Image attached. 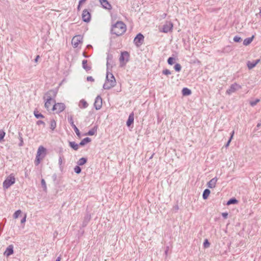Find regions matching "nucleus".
<instances>
[{
    "label": "nucleus",
    "mask_w": 261,
    "mask_h": 261,
    "mask_svg": "<svg viewBox=\"0 0 261 261\" xmlns=\"http://www.w3.org/2000/svg\"><path fill=\"white\" fill-rule=\"evenodd\" d=\"M87 162V159L86 158H82L79 160L77 162V164L79 166L84 165Z\"/></svg>",
    "instance_id": "27"
},
{
    "label": "nucleus",
    "mask_w": 261,
    "mask_h": 261,
    "mask_svg": "<svg viewBox=\"0 0 261 261\" xmlns=\"http://www.w3.org/2000/svg\"><path fill=\"white\" fill-rule=\"evenodd\" d=\"M57 91L56 90H50L48 91L43 96L45 101L44 107L49 110L53 103H55V98L56 97Z\"/></svg>",
    "instance_id": "1"
},
{
    "label": "nucleus",
    "mask_w": 261,
    "mask_h": 261,
    "mask_svg": "<svg viewBox=\"0 0 261 261\" xmlns=\"http://www.w3.org/2000/svg\"><path fill=\"white\" fill-rule=\"evenodd\" d=\"M233 41L236 42H240L242 41V39L239 36H236L233 38Z\"/></svg>",
    "instance_id": "42"
},
{
    "label": "nucleus",
    "mask_w": 261,
    "mask_h": 261,
    "mask_svg": "<svg viewBox=\"0 0 261 261\" xmlns=\"http://www.w3.org/2000/svg\"><path fill=\"white\" fill-rule=\"evenodd\" d=\"M62 162V158L60 157L59 159V164H61Z\"/></svg>",
    "instance_id": "57"
},
{
    "label": "nucleus",
    "mask_w": 261,
    "mask_h": 261,
    "mask_svg": "<svg viewBox=\"0 0 261 261\" xmlns=\"http://www.w3.org/2000/svg\"><path fill=\"white\" fill-rule=\"evenodd\" d=\"M82 40L83 37L81 35H76L73 37L71 43L74 47H77L82 42Z\"/></svg>",
    "instance_id": "8"
},
{
    "label": "nucleus",
    "mask_w": 261,
    "mask_h": 261,
    "mask_svg": "<svg viewBox=\"0 0 261 261\" xmlns=\"http://www.w3.org/2000/svg\"><path fill=\"white\" fill-rule=\"evenodd\" d=\"M116 84V81L114 75L109 71H107L106 79L103 85V88L105 90H109L114 87Z\"/></svg>",
    "instance_id": "3"
},
{
    "label": "nucleus",
    "mask_w": 261,
    "mask_h": 261,
    "mask_svg": "<svg viewBox=\"0 0 261 261\" xmlns=\"http://www.w3.org/2000/svg\"><path fill=\"white\" fill-rule=\"evenodd\" d=\"M169 246H167L166 247V250L165 251V255L167 256V254H168V250H169Z\"/></svg>",
    "instance_id": "52"
},
{
    "label": "nucleus",
    "mask_w": 261,
    "mask_h": 261,
    "mask_svg": "<svg viewBox=\"0 0 261 261\" xmlns=\"http://www.w3.org/2000/svg\"><path fill=\"white\" fill-rule=\"evenodd\" d=\"M218 180V179L217 177H214L211 179L208 182H207V187L209 188H214L216 186V182Z\"/></svg>",
    "instance_id": "16"
},
{
    "label": "nucleus",
    "mask_w": 261,
    "mask_h": 261,
    "mask_svg": "<svg viewBox=\"0 0 261 261\" xmlns=\"http://www.w3.org/2000/svg\"><path fill=\"white\" fill-rule=\"evenodd\" d=\"M134 113L132 112L129 114V115L128 116V118L126 121V125L128 127L130 126L134 123Z\"/></svg>",
    "instance_id": "17"
},
{
    "label": "nucleus",
    "mask_w": 261,
    "mask_h": 261,
    "mask_svg": "<svg viewBox=\"0 0 261 261\" xmlns=\"http://www.w3.org/2000/svg\"><path fill=\"white\" fill-rule=\"evenodd\" d=\"M126 27L125 23L122 21H118L112 25L111 32L117 36H119L123 35L126 32Z\"/></svg>",
    "instance_id": "2"
},
{
    "label": "nucleus",
    "mask_w": 261,
    "mask_h": 261,
    "mask_svg": "<svg viewBox=\"0 0 261 261\" xmlns=\"http://www.w3.org/2000/svg\"><path fill=\"white\" fill-rule=\"evenodd\" d=\"M13 253V246L10 245L4 252V255L6 256H9Z\"/></svg>",
    "instance_id": "15"
},
{
    "label": "nucleus",
    "mask_w": 261,
    "mask_h": 261,
    "mask_svg": "<svg viewBox=\"0 0 261 261\" xmlns=\"http://www.w3.org/2000/svg\"><path fill=\"white\" fill-rule=\"evenodd\" d=\"M210 193H211V191L209 189H205L202 194L203 199L204 200L208 198Z\"/></svg>",
    "instance_id": "26"
},
{
    "label": "nucleus",
    "mask_w": 261,
    "mask_h": 261,
    "mask_svg": "<svg viewBox=\"0 0 261 261\" xmlns=\"http://www.w3.org/2000/svg\"><path fill=\"white\" fill-rule=\"evenodd\" d=\"M96 131H97V127L94 126L91 129L89 130V132L87 133V135H89V136H93L95 134Z\"/></svg>",
    "instance_id": "28"
},
{
    "label": "nucleus",
    "mask_w": 261,
    "mask_h": 261,
    "mask_svg": "<svg viewBox=\"0 0 261 261\" xmlns=\"http://www.w3.org/2000/svg\"><path fill=\"white\" fill-rule=\"evenodd\" d=\"M260 125H261V123H258V124H257V126H257V127H259L260 126Z\"/></svg>",
    "instance_id": "61"
},
{
    "label": "nucleus",
    "mask_w": 261,
    "mask_h": 261,
    "mask_svg": "<svg viewBox=\"0 0 261 261\" xmlns=\"http://www.w3.org/2000/svg\"><path fill=\"white\" fill-rule=\"evenodd\" d=\"M26 221V215L24 216V217L21 220V223H23Z\"/></svg>",
    "instance_id": "51"
},
{
    "label": "nucleus",
    "mask_w": 261,
    "mask_h": 261,
    "mask_svg": "<svg viewBox=\"0 0 261 261\" xmlns=\"http://www.w3.org/2000/svg\"><path fill=\"white\" fill-rule=\"evenodd\" d=\"M259 14L261 16V9H260Z\"/></svg>",
    "instance_id": "64"
},
{
    "label": "nucleus",
    "mask_w": 261,
    "mask_h": 261,
    "mask_svg": "<svg viewBox=\"0 0 261 261\" xmlns=\"http://www.w3.org/2000/svg\"><path fill=\"white\" fill-rule=\"evenodd\" d=\"M82 19L84 22H88L91 20V14L87 9H84L82 14Z\"/></svg>",
    "instance_id": "10"
},
{
    "label": "nucleus",
    "mask_w": 261,
    "mask_h": 261,
    "mask_svg": "<svg viewBox=\"0 0 261 261\" xmlns=\"http://www.w3.org/2000/svg\"><path fill=\"white\" fill-rule=\"evenodd\" d=\"M15 182V178L12 174H10L3 182V188L5 189L9 188Z\"/></svg>",
    "instance_id": "4"
},
{
    "label": "nucleus",
    "mask_w": 261,
    "mask_h": 261,
    "mask_svg": "<svg viewBox=\"0 0 261 261\" xmlns=\"http://www.w3.org/2000/svg\"><path fill=\"white\" fill-rule=\"evenodd\" d=\"M210 246V243L207 239H205L203 243V247L205 248H208Z\"/></svg>",
    "instance_id": "43"
},
{
    "label": "nucleus",
    "mask_w": 261,
    "mask_h": 261,
    "mask_svg": "<svg viewBox=\"0 0 261 261\" xmlns=\"http://www.w3.org/2000/svg\"><path fill=\"white\" fill-rule=\"evenodd\" d=\"M144 39V36L141 33H139L134 38V43L137 47H139L143 44Z\"/></svg>",
    "instance_id": "7"
},
{
    "label": "nucleus",
    "mask_w": 261,
    "mask_h": 261,
    "mask_svg": "<svg viewBox=\"0 0 261 261\" xmlns=\"http://www.w3.org/2000/svg\"><path fill=\"white\" fill-rule=\"evenodd\" d=\"M40 58V56L39 55H37L36 57V58L35 59V62L36 63H37L38 62V60Z\"/></svg>",
    "instance_id": "54"
},
{
    "label": "nucleus",
    "mask_w": 261,
    "mask_h": 261,
    "mask_svg": "<svg viewBox=\"0 0 261 261\" xmlns=\"http://www.w3.org/2000/svg\"><path fill=\"white\" fill-rule=\"evenodd\" d=\"M5 132L3 130H0V142H1L5 136Z\"/></svg>",
    "instance_id": "44"
},
{
    "label": "nucleus",
    "mask_w": 261,
    "mask_h": 261,
    "mask_svg": "<svg viewBox=\"0 0 261 261\" xmlns=\"http://www.w3.org/2000/svg\"><path fill=\"white\" fill-rule=\"evenodd\" d=\"M87 0H80V1L79 2L80 3V5H81L83 3H84Z\"/></svg>",
    "instance_id": "55"
},
{
    "label": "nucleus",
    "mask_w": 261,
    "mask_h": 261,
    "mask_svg": "<svg viewBox=\"0 0 261 261\" xmlns=\"http://www.w3.org/2000/svg\"><path fill=\"white\" fill-rule=\"evenodd\" d=\"M175 209H176V210L178 209V206L177 205L176 206Z\"/></svg>",
    "instance_id": "63"
},
{
    "label": "nucleus",
    "mask_w": 261,
    "mask_h": 261,
    "mask_svg": "<svg viewBox=\"0 0 261 261\" xmlns=\"http://www.w3.org/2000/svg\"><path fill=\"white\" fill-rule=\"evenodd\" d=\"M222 216L224 219H226L228 216V213H223L222 214Z\"/></svg>",
    "instance_id": "50"
},
{
    "label": "nucleus",
    "mask_w": 261,
    "mask_h": 261,
    "mask_svg": "<svg viewBox=\"0 0 261 261\" xmlns=\"http://www.w3.org/2000/svg\"><path fill=\"white\" fill-rule=\"evenodd\" d=\"M68 120L69 123L70 124L71 127L75 125L73 122V117L72 115L68 116Z\"/></svg>",
    "instance_id": "34"
},
{
    "label": "nucleus",
    "mask_w": 261,
    "mask_h": 261,
    "mask_svg": "<svg viewBox=\"0 0 261 261\" xmlns=\"http://www.w3.org/2000/svg\"><path fill=\"white\" fill-rule=\"evenodd\" d=\"M129 55L127 51H123L121 53L119 58V61L120 62V66L122 67L125 65L126 62L129 60Z\"/></svg>",
    "instance_id": "5"
},
{
    "label": "nucleus",
    "mask_w": 261,
    "mask_h": 261,
    "mask_svg": "<svg viewBox=\"0 0 261 261\" xmlns=\"http://www.w3.org/2000/svg\"><path fill=\"white\" fill-rule=\"evenodd\" d=\"M238 201L235 198L230 199L227 202V205L237 204Z\"/></svg>",
    "instance_id": "30"
},
{
    "label": "nucleus",
    "mask_w": 261,
    "mask_h": 261,
    "mask_svg": "<svg viewBox=\"0 0 261 261\" xmlns=\"http://www.w3.org/2000/svg\"><path fill=\"white\" fill-rule=\"evenodd\" d=\"M259 101H260V99L257 98L255 100L250 101L249 103H250L251 106L254 107Z\"/></svg>",
    "instance_id": "36"
},
{
    "label": "nucleus",
    "mask_w": 261,
    "mask_h": 261,
    "mask_svg": "<svg viewBox=\"0 0 261 261\" xmlns=\"http://www.w3.org/2000/svg\"><path fill=\"white\" fill-rule=\"evenodd\" d=\"M172 28L173 24L172 22H167L163 26L162 32L167 33L171 31Z\"/></svg>",
    "instance_id": "13"
},
{
    "label": "nucleus",
    "mask_w": 261,
    "mask_h": 261,
    "mask_svg": "<svg viewBox=\"0 0 261 261\" xmlns=\"http://www.w3.org/2000/svg\"><path fill=\"white\" fill-rule=\"evenodd\" d=\"M162 72H163V74H164L165 75H169L171 74L170 71L167 69L163 70Z\"/></svg>",
    "instance_id": "47"
},
{
    "label": "nucleus",
    "mask_w": 261,
    "mask_h": 261,
    "mask_svg": "<svg viewBox=\"0 0 261 261\" xmlns=\"http://www.w3.org/2000/svg\"><path fill=\"white\" fill-rule=\"evenodd\" d=\"M34 114L35 117L37 119L41 118H44V116L41 113H40L37 110H35L34 111Z\"/></svg>",
    "instance_id": "29"
},
{
    "label": "nucleus",
    "mask_w": 261,
    "mask_h": 261,
    "mask_svg": "<svg viewBox=\"0 0 261 261\" xmlns=\"http://www.w3.org/2000/svg\"><path fill=\"white\" fill-rule=\"evenodd\" d=\"M102 7L107 10L112 9V6L107 0H99Z\"/></svg>",
    "instance_id": "14"
},
{
    "label": "nucleus",
    "mask_w": 261,
    "mask_h": 261,
    "mask_svg": "<svg viewBox=\"0 0 261 261\" xmlns=\"http://www.w3.org/2000/svg\"><path fill=\"white\" fill-rule=\"evenodd\" d=\"M191 91L188 88H184L182 90V94L184 96H188L191 94Z\"/></svg>",
    "instance_id": "25"
},
{
    "label": "nucleus",
    "mask_w": 261,
    "mask_h": 261,
    "mask_svg": "<svg viewBox=\"0 0 261 261\" xmlns=\"http://www.w3.org/2000/svg\"><path fill=\"white\" fill-rule=\"evenodd\" d=\"M41 185L44 189V191L46 190L47 187L45 183V181L44 179H42L41 181Z\"/></svg>",
    "instance_id": "45"
},
{
    "label": "nucleus",
    "mask_w": 261,
    "mask_h": 261,
    "mask_svg": "<svg viewBox=\"0 0 261 261\" xmlns=\"http://www.w3.org/2000/svg\"><path fill=\"white\" fill-rule=\"evenodd\" d=\"M113 56L112 54H108L107 57V70L109 71L110 68H112L114 65Z\"/></svg>",
    "instance_id": "9"
},
{
    "label": "nucleus",
    "mask_w": 261,
    "mask_h": 261,
    "mask_svg": "<svg viewBox=\"0 0 261 261\" xmlns=\"http://www.w3.org/2000/svg\"><path fill=\"white\" fill-rule=\"evenodd\" d=\"M45 152H46V149L42 146H40L39 147V148L38 149L37 155H38V156H41L42 154H44L42 156V158H43L45 156Z\"/></svg>",
    "instance_id": "19"
},
{
    "label": "nucleus",
    "mask_w": 261,
    "mask_h": 261,
    "mask_svg": "<svg viewBox=\"0 0 261 261\" xmlns=\"http://www.w3.org/2000/svg\"><path fill=\"white\" fill-rule=\"evenodd\" d=\"M40 156H38V155H36V159L35 160V164L36 166L38 165L41 161V158H40Z\"/></svg>",
    "instance_id": "41"
},
{
    "label": "nucleus",
    "mask_w": 261,
    "mask_h": 261,
    "mask_svg": "<svg viewBox=\"0 0 261 261\" xmlns=\"http://www.w3.org/2000/svg\"><path fill=\"white\" fill-rule=\"evenodd\" d=\"M56 261H61V257L59 256L56 260Z\"/></svg>",
    "instance_id": "59"
},
{
    "label": "nucleus",
    "mask_w": 261,
    "mask_h": 261,
    "mask_svg": "<svg viewBox=\"0 0 261 261\" xmlns=\"http://www.w3.org/2000/svg\"><path fill=\"white\" fill-rule=\"evenodd\" d=\"M21 213V210H17L16 211L14 215H13V217L14 219H16L18 217L19 215Z\"/></svg>",
    "instance_id": "40"
},
{
    "label": "nucleus",
    "mask_w": 261,
    "mask_h": 261,
    "mask_svg": "<svg viewBox=\"0 0 261 261\" xmlns=\"http://www.w3.org/2000/svg\"><path fill=\"white\" fill-rule=\"evenodd\" d=\"M77 10H78V11H80V9H81V5H80V3H79V5H78V6H77Z\"/></svg>",
    "instance_id": "58"
},
{
    "label": "nucleus",
    "mask_w": 261,
    "mask_h": 261,
    "mask_svg": "<svg viewBox=\"0 0 261 261\" xmlns=\"http://www.w3.org/2000/svg\"><path fill=\"white\" fill-rule=\"evenodd\" d=\"M56 127V122L54 119L51 120L50 122V128L54 130Z\"/></svg>",
    "instance_id": "31"
},
{
    "label": "nucleus",
    "mask_w": 261,
    "mask_h": 261,
    "mask_svg": "<svg viewBox=\"0 0 261 261\" xmlns=\"http://www.w3.org/2000/svg\"><path fill=\"white\" fill-rule=\"evenodd\" d=\"M102 98L100 96L98 95L95 99L94 107L96 110H98L100 109L102 107Z\"/></svg>",
    "instance_id": "12"
},
{
    "label": "nucleus",
    "mask_w": 261,
    "mask_h": 261,
    "mask_svg": "<svg viewBox=\"0 0 261 261\" xmlns=\"http://www.w3.org/2000/svg\"><path fill=\"white\" fill-rule=\"evenodd\" d=\"M247 67L249 69H251L256 66L254 61H253V62L248 61V62L247 63Z\"/></svg>",
    "instance_id": "32"
},
{
    "label": "nucleus",
    "mask_w": 261,
    "mask_h": 261,
    "mask_svg": "<svg viewBox=\"0 0 261 261\" xmlns=\"http://www.w3.org/2000/svg\"><path fill=\"white\" fill-rule=\"evenodd\" d=\"M36 124L37 125H38L42 124L44 127H45V122L44 121H42V120H38V121H37V122H36Z\"/></svg>",
    "instance_id": "48"
},
{
    "label": "nucleus",
    "mask_w": 261,
    "mask_h": 261,
    "mask_svg": "<svg viewBox=\"0 0 261 261\" xmlns=\"http://www.w3.org/2000/svg\"><path fill=\"white\" fill-rule=\"evenodd\" d=\"M233 134H234V131H232V133H231V136H230L229 139L228 140V141H227V143L225 145V147H227L229 146V143H230L231 139H232Z\"/></svg>",
    "instance_id": "46"
},
{
    "label": "nucleus",
    "mask_w": 261,
    "mask_h": 261,
    "mask_svg": "<svg viewBox=\"0 0 261 261\" xmlns=\"http://www.w3.org/2000/svg\"><path fill=\"white\" fill-rule=\"evenodd\" d=\"M253 38L254 36H252L251 37L246 38L243 41L244 45L247 46L250 44L252 41Z\"/></svg>",
    "instance_id": "24"
},
{
    "label": "nucleus",
    "mask_w": 261,
    "mask_h": 261,
    "mask_svg": "<svg viewBox=\"0 0 261 261\" xmlns=\"http://www.w3.org/2000/svg\"><path fill=\"white\" fill-rule=\"evenodd\" d=\"M260 59H257L255 61H254V63L255 64V65H256L259 62H260Z\"/></svg>",
    "instance_id": "56"
},
{
    "label": "nucleus",
    "mask_w": 261,
    "mask_h": 261,
    "mask_svg": "<svg viewBox=\"0 0 261 261\" xmlns=\"http://www.w3.org/2000/svg\"><path fill=\"white\" fill-rule=\"evenodd\" d=\"M88 61L87 60H84L82 61V67L87 71H89L91 69V66L87 65Z\"/></svg>",
    "instance_id": "20"
},
{
    "label": "nucleus",
    "mask_w": 261,
    "mask_h": 261,
    "mask_svg": "<svg viewBox=\"0 0 261 261\" xmlns=\"http://www.w3.org/2000/svg\"><path fill=\"white\" fill-rule=\"evenodd\" d=\"M91 219V215L89 213H87L85 216L84 221L82 223L83 227H85L87 226L89 222Z\"/></svg>",
    "instance_id": "18"
},
{
    "label": "nucleus",
    "mask_w": 261,
    "mask_h": 261,
    "mask_svg": "<svg viewBox=\"0 0 261 261\" xmlns=\"http://www.w3.org/2000/svg\"><path fill=\"white\" fill-rule=\"evenodd\" d=\"M69 146L73 149L74 150H77L79 149V147L80 146L79 144H77L75 142H69Z\"/></svg>",
    "instance_id": "23"
},
{
    "label": "nucleus",
    "mask_w": 261,
    "mask_h": 261,
    "mask_svg": "<svg viewBox=\"0 0 261 261\" xmlns=\"http://www.w3.org/2000/svg\"><path fill=\"white\" fill-rule=\"evenodd\" d=\"M91 139L89 137H86L84 139H83L79 143L80 146H84L85 144H86L88 143H89L91 142Z\"/></svg>",
    "instance_id": "22"
},
{
    "label": "nucleus",
    "mask_w": 261,
    "mask_h": 261,
    "mask_svg": "<svg viewBox=\"0 0 261 261\" xmlns=\"http://www.w3.org/2000/svg\"><path fill=\"white\" fill-rule=\"evenodd\" d=\"M87 80L88 81H91V82H94V79L93 78L92 76H89L87 77Z\"/></svg>",
    "instance_id": "49"
},
{
    "label": "nucleus",
    "mask_w": 261,
    "mask_h": 261,
    "mask_svg": "<svg viewBox=\"0 0 261 261\" xmlns=\"http://www.w3.org/2000/svg\"><path fill=\"white\" fill-rule=\"evenodd\" d=\"M74 171L76 173L80 174L81 172L82 169H81V168L80 167V166L78 165V166H76L74 168Z\"/></svg>",
    "instance_id": "38"
},
{
    "label": "nucleus",
    "mask_w": 261,
    "mask_h": 261,
    "mask_svg": "<svg viewBox=\"0 0 261 261\" xmlns=\"http://www.w3.org/2000/svg\"><path fill=\"white\" fill-rule=\"evenodd\" d=\"M87 47L88 48H92V45H88L87 46Z\"/></svg>",
    "instance_id": "60"
},
{
    "label": "nucleus",
    "mask_w": 261,
    "mask_h": 261,
    "mask_svg": "<svg viewBox=\"0 0 261 261\" xmlns=\"http://www.w3.org/2000/svg\"><path fill=\"white\" fill-rule=\"evenodd\" d=\"M72 127L73 128L74 132H75L76 135L79 137H81V133H80V132L79 130V129L77 128V127L75 125H74V126H72Z\"/></svg>",
    "instance_id": "37"
},
{
    "label": "nucleus",
    "mask_w": 261,
    "mask_h": 261,
    "mask_svg": "<svg viewBox=\"0 0 261 261\" xmlns=\"http://www.w3.org/2000/svg\"><path fill=\"white\" fill-rule=\"evenodd\" d=\"M83 55L85 58H89V56L87 55L85 51L83 52Z\"/></svg>",
    "instance_id": "53"
},
{
    "label": "nucleus",
    "mask_w": 261,
    "mask_h": 261,
    "mask_svg": "<svg viewBox=\"0 0 261 261\" xmlns=\"http://www.w3.org/2000/svg\"><path fill=\"white\" fill-rule=\"evenodd\" d=\"M79 106L81 109H85L88 107V103L84 99H82L79 102Z\"/></svg>",
    "instance_id": "21"
},
{
    "label": "nucleus",
    "mask_w": 261,
    "mask_h": 261,
    "mask_svg": "<svg viewBox=\"0 0 261 261\" xmlns=\"http://www.w3.org/2000/svg\"><path fill=\"white\" fill-rule=\"evenodd\" d=\"M65 109V105L64 103L62 102H58L55 103L54 105L52 110L56 111V113L59 114L61 112H63Z\"/></svg>",
    "instance_id": "6"
},
{
    "label": "nucleus",
    "mask_w": 261,
    "mask_h": 261,
    "mask_svg": "<svg viewBox=\"0 0 261 261\" xmlns=\"http://www.w3.org/2000/svg\"><path fill=\"white\" fill-rule=\"evenodd\" d=\"M175 61V58L173 57H169L167 60V62L168 64L172 65L174 63V61Z\"/></svg>",
    "instance_id": "39"
},
{
    "label": "nucleus",
    "mask_w": 261,
    "mask_h": 261,
    "mask_svg": "<svg viewBox=\"0 0 261 261\" xmlns=\"http://www.w3.org/2000/svg\"><path fill=\"white\" fill-rule=\"evenodd\" d=\"M241 88V86H240L239 84L234 83L230 86L228 90H227L226 93L228 94H230L236 92L237 90L240 89Z\"/></svg>",
    "instance_id": "11"
},
{
    "label": "nucleus",
    "mask_w": 261,
    "mask_h": 261,
    "mask_svg": "<svg viewBox=\"0 0 261 261\" xmlns=\"http://www.w3.org/2000/svg\"><path fill=\"white\" fill-rule=\"evenodd\" d=\"M18 135H19L18 139H19V141H20L18 145L19 146H22L23 145V138H22V134L20 133H19Z\"/></svg>",
    "instance_id": "33"
},
{
    "label": "nucleus",
    "mask_w": 261,
    "mask_h": 261,
    "mask_svg": "<svg viewBox=\"0 0 261 261\" xmlns=\"http://www.w3.org/2000/svg\"><path fill=\"white\" fill-rule=\"evenodd\" d=\"M174 68L176 71L179 72L181 69V66L179 63H176L174 65Z\"/></svg>",
    "instance_id": "35"
},
{
    "label": "nucleus",
    "mask_w": 261,
    "mask_h": 261,
    "mask_svg": "<svg viewBox=\"0 0 261 261\" xmlns=\"http://www.w3.org/2000/svg\"><path fill=\"white\" fill-rule=\"evenodd\" d=\"M28 176V174L27 173V172H25V176L27 177Z\"/></svg>",
    "instance_id": "62"
}]
</instances>
